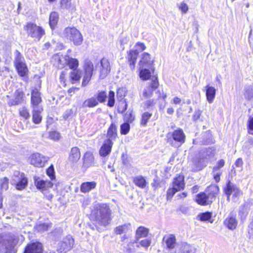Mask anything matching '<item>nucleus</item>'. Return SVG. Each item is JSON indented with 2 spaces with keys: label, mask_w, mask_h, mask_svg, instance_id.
I'll list each match as a JSON object with an SVG mask.
<instances>
[{
  "label": "nucleus",
  "mask_w": 253,
  "mask_h": 253,
  "mask_svg": "<svg viewBox=\"0 0 253 253\" xmlns=\"http://www.w3.org/2000/svg\"><path fill=\"white\" fill-rule=\"evenodd\" d=\"M196 249L186 242L177 244L173 253H195Z\"/></svg>",
  "instance_id": "nucleus-12"
},
{
  "label": "nucleus",
  "mask_w": 253,
  "mask_h": 253,
  "mask_svg": "<svg viewBox=\"0 0 253 253\" xmlns=\"http://www.w3.org/2000/svg\"><path fill=\"white\" fill-rule=\"evenodd\" d=\"M152 64L153 61L151 59L150 55L147 52L143 53L139 63L140 68L150 67Z\"/></svg>",
  "instance_id": "nucleus-22"
},
{
  "label": "nucleus",
  "mask_w": 253,
  "mask_h": 253,
  "mask_svg": "<svg viewBox=\"0 0 253 253\" xmlns=\"http://www.w3.org/2000/svg\"><path fill=\"white\" fill-rule=\"evenodd\" d=\"M42 108H33V121L35 124H39L42 120L41 112L42 111Z\"/></svg>",
  "instance_id": "nucleus-32"
},
{
  "label": "nucleus",
  "mask_w": 253,
  "mask_h": 253,
  "mask_svg": "<svg viewBox=\"0 0 253 253\" xmlns=\"http://www.w3.org/2000/svg\"><path fill=\"white\" fill-rule=\"evenodd\" d=\"M46 174L50 177L51 180L55 179L54 171L53 166L49 167L46 170Z\"/></svg>",
  "instance_id": "nucleus-57"
},
{
  "label": "nucleus",
  "mask_w": 253,
  "mask_h": 253,
  "mask_svg": "<svg viewBox=\"0 0 253 253\" xmlns=\"http://www.w3.org/2000/svg\"><path fill=\"white\" fill-rule=\"evenodd\" d=\"M84 74L82 82V86H85L89 82L93 75V65L90 61H85L84 66Z\"/></svg>",
  "instance_id": "nucleus-9"
},
{
  "label": "nucleus",
  "mask_w": 253,
  "mask_h": 253,
  "mask_svg": "<svg viewBox=\"0 0 253 253\" xmlns=\"http://www.w3.org/2000/svg\"><path fill=\"white\" fill-rule=\"evenodd\" d=\"M58 21V14L56 12H52L49 16V25L51 29H53Z\"/></svg>",
  "instance_id": "nucleus-41"
},
{
  "label": "nucleus",
  "mask_w": 253,
  "mask_h": 253,
  "mask_svg": "<svg viewBox=\"0 0 253 253\" xmlns=\"http://www.w3.org/2000/svg\"><path fill=\"white\" fill-rule=\"evenodd\" d=\"M29 160L31 165L36 167H42L47 161L45 157L38 153L32 154Z\"/></svg>",
  "instance_id": "nucleus-10"
},
{
  "label": "nucleus",
  "mask_w": 253,
  "mask_h": 253,
  "mask_svg": "<svg viewBox=\"0 0 253 253\" xmlns=\"http://www.w3.org/2000/svg\"><path fill=\"white\" fill-rule=\"evenodd\" d=\"M151 242L149 239H145L144 240L138 241L139 247L141 246L145 248H148L151 245Z\"/></svg>",
  "instance_id": "nucleus-54"
},
{
  "label": "nucleus",
  "mask_w": 253,
  "mask_h": 253,
  "mask_svg": "<svg viewBox=\"0 0 253 253\" xmlns=\"http://www.w3.org/2000/svg\"><path fill=\"white\" fill-rule=\"evenodd\" d=\"M117 126L114 123H112L107 130V138L105 140L107 142L113 143L117 137Z\"/></svg>",
  "instance_id": "nucleus-15"
},
{
  "label": "nucleus",
  "mask_w": 253,
  "mask_h": 253,
  "mask_svg": "<svg viewBox=\"0 0 253 253\" xmlns=\"http://www.w3.org/2000/svg\"><path fill=\"white\" fill-rule=\"evenodd\" d=\"M94 164V157L91 152H87L83 157V167L84 169H87Z\"/></svg>",
  "instance_id": "nucleus-23"
},
{
  "label": "nucleus",
  "mask_w": 253,
  "mask_h": 253,
  "mask_svg": "<svg viewBox=\"0 0 253 253\" xmlns=\"http://www.w3.org/2000/svg\"><path fill=\"white\" fill-rule=\"evenodd\" d=\"M131 229V224L130 223H125L123 225H119L114 229V232L117 235L126 234Z\"/></svg>",
  "instance_id": "nucleus-29"
},
{
  "label": "nucleus",
  "mask_w": 253,
  "mask_h": 253,
  "mask_svg": "<svg viewBox=\"0 0 253 253\" xmlns=\"http://www.w3.org/2000/svg\"><path fill=\"white\" fill-rule=\"evenodd\" d=\"M208 165V160L206 158H203L199 154L193 157L190 163L193 171H197L202 169Z\"/></svg>",
  "instance_id": "nucleus-7"
},
{
  "label": "nucleus",
  "mask_w": 253,
  "mask_h": 253,
  "mask_svg": "<svg viewBox=\"0 0 253 253\" xmlns=\"http://www.w3.org/2000/svg\"><path fill=\"white\" fill-rule=\"evenodd\" d=\"M163 241L165 242L167 247L169 249H173L176 245V238L174 235L169 234L166 235L163 238Z\"/></svg>",
  "instance_id": "nucleus-25"
},
{
  "label": "nucleus",
  "mask_w": 253,
  "mask_h": 253,
  "mask_svg": "<svg viewBox=\"0 0 253 253\" xmlns=\"http://www.w3.org/2000/svg\"><path fill=\"white\" fill-rule=\"evenodd\" d=\"M24 253H42V246L39 242L30 244L26 247Z\"/></svg>",
  "instance_id": "nucleus-17"
},
{
  "label": "nucleus",
  "mask_w": 253,
  "mask_h": 253,
  "mask_svg": "<svg viewBox=\"0 0 253 253\" xmlns=\"http://www.w3.org/2000/svg\"><path fill=\"white\" fill-rule=\"evenodd\" d=\"M100 78L103 79L105 78L107 74L110 72L111 67L109 61L105 58H103L100 61Z\"/></svg>",
  "instance_id": "nucleus-16"
},
{
  "label": "nucleus",
  "mask_w": 253,
  "mask_h": 253,
  "mask_svg": "<svg viewBox=\"0 0 253 253\" xmlns=\"http://www.w3.org/2000/svg\"><path fill=\"white\" fill-rule=\"evenodd\" d=\"M224 192L227 196V200H230V196L232 195L233 201L235 202L239 200V197L243 194L242 191L230 181L227 183L224 188Z\"/></svg>",
  "instance_id": "nucleus-6"
},
{
  "label": "nucleus",
  "mask_w": 253,
  "mask_h": 253,
  "mask_svg": "<svg viewBox=\"0 0 253 253\" xmlns=\"http://www.w3.org/2000/svg\"><path fill=\"white\" fill-rule=\"evenodd\" d=\"M113 143L107 142L106 141H104L103 145L101 147L99 150V154L101 156L105 157L110 154L111 152Z\"/></svg>",
  "instance_id": "nucleus-24"
},
{
  "label": "nucleus",
  "mask_w": 253,
  "mask_h": 253,
  "mask_svg": "<svg viewBox=\"0 0 253 253\" xmlns=\"http://www.w3.org/2000/svg\"><path fill=\"white\" fill-rule=\"evenodd\" d=\"M135 46L136 48L135 50H137V51L140 50L141 51H142L146 48L145 44L143 43L140 42H137Z\"/></svg>",
  "instance_id": "nucleus-61"
},
{
  "label": "nucleus",
  "mask_w": 253,
  "mask_h": 253,
  "mask_svg": "<svg viewBox=\"0 0 253 253\" xmlns=\"http://www.w3.org/2000/svg\"><path fill=\"white\" fill-rule=\"evenodd\" d=\"M61 36L73 42L76 45H81L83 41L81 32L75 27H66L61 34Z\"/></svg>",
  "instance_id": "nucleus-2"
},
{
  "label": "nucleus",
  "mask_w": 253,
  "mask_h": 253,
  "mask_svg": "<svg viewBox=\"0 0 253 253\" xmlns=\"http://www.w3.org/2000/svg\"><path fill=\"white\" fill-rule=\"evenodd\" d=\"M98 104V103L95 97H91L84 102L83 106L92 108L96 106Z\"/></svg>",
  "instance_id": "nucleus-42"
},
{
  "label": "nucleus",
  "mask_w": 253,
  "mask_h": 253,
  "mask_svg": "<svg viewBox=\"0 0 253 253\" xmlns=\"http://www.w3.org/2000/svg\"><path fill=\"white\" fill-rule=\"evenodd\" d=\"M222 173V171H217V172L212 173L214 180L216 182L220 181V176Z\"/></svg>",
  "instance_id": "nucleus-64"
},
{
  "label": "nucleus",
  "mask_w": 253,
  "mask_h": 253,
  "mask_svg": "<svg viewBox=\"0 0 253 253\" xmlns=\"http://www.w3.org/2000/svg\"><path fill=\"white\" fill-rule=\"evenodd\" d=\"M5 240V239H4ZM6 241L3 243L5 247H12L17 245L18 243V238L15 235L8 234L7 238L6 239Z\"/></svg>",
  "instance_id": "nucleus-28"
},
{
  "label": "nucleus",
  "mask_w": 253,
  "mask_h": 253,
  "mask_svg": "<svg viewBox=\"0 0 253 253\" xmlns=\"http://www.w3.org/2000/svg\"><path fill=\"white\" fill-rule=\"evenodd\" d=\"M130 129V126L128 123H125L121 126V133L126 135L127 134Z\"/></svg>",
  "instance_id": "nucleus-51"
},
{
  "label": "nucleus",
  "mask_w": 253,
  "mask_h": 253,
  "mask_svg": "<svg viewBox=\"0 0 253 253\" xmlns=\"http://www.w3.org/2000/svg\"><path fill=\"white\" fill-rule=\"evenodd\" d=\"M206 90L207 100L209 103H211L215 98L216 89L213 87L208 85L206 86Z\"/></svg>",
  "instance_id": "nucleus-27"
},
{
  "label": "nucleus",
  "mask_w": 253,
  "mask_h": 253,
  "mask_svg": "<svg viewBox=\"0 0 253 253\" xmlns=\"http://www.w3.org/2000/svg\"><path fill=\"white\" fill-rule=\"evenodd\" d=\"M125 118L127 122L131 123L134 119V116L131 112H127L125 115Z\"/></svg>",
  "instance_id": "nucleus-59"
},
{
  "label": "nucleus",
  "mask_w": 253,
  "mask_h": 253,
  "mask_svg": "<svg viewBox=\"0 0 253 253\" xmlns=\"http://www.w3.org/2000/svg\"><path fill=\"white\" fill-rule=\"evenodd\" d=\"M250 211L249 205L247 203H244L239 207V215L241 219H244L247 217Z\"/></svg>",
  "instance_id": "nucleus-35"
},
{
  "label": "nucleus",
  "mask_w": 253,
  "mask_h": 253,
  "mask_svg": "<svg viewBox=\"0 0 253 253\" xmlns=\"http://www.w3.org/2000/svg\"><path fill=\"white\" fill-rule=\"evenodd\" d=\"M133 182L135 185L141 188H144L146 185L147 182L143 176L138 175L133 178Z\"/></svg>",
  "instance_id": "nucleus-36"
},
{
  "label": "nucleus",
  "mask_w": 253,
  "mask_h": 253,
  "mask_svg": "<svg viewBox=\"0 0 253 253\" xmlns=\"http://www.w3.org/2000/svg\"><path fill=\"white\" fill-rule=\"evenodd\" d=\"M81 74V71L77 69H74L71 72L70 79L72 84H74L80 80Z\"/></svg>",
  "instance_id": "nucleus-40"
},
{
  "label": "nucleus",
  "mask_w": 253,
  "mask_h": 253,
  "mask_svg": "<svg viewBox=\"0 0 253 253\" xmlns=\"http://www.w3.org/2000/svg\"><path fill=\"white\" fill-rule=\"evenodd\" d=\"M157 100V99H151L147 100L144 102V105L147 108L152 107L154 106L156 104Z\"/></svg>",
  "instance_id": "nucleus-56"
},
{
  "label": "nucleus",
  "mask_w": 253,
  "mask_h": 253,
  "mask_svg": "<svg viewBox=\"0 0 253 253\" xmlns=\"http://www.w3.org/2000/svg\"><path fill=\"white\" fill-rule=\"evenodd\" d=\"M34 183L37 188L42 192L44 190L53 187V183L49 181H44L37 176L34 177Z\"/></svg>",
  "instance_id": "nucleus-14"
},
{
  "label": "nucleus",
  "mask_w": 253,
  "mask_h": 253,
  "mask_svg": "<svg viewBox=\"0 0 253 253\" xmlns=\"http://www.w3.org/2000/svg\"><path fill=\"white\" fill-rule=\"evenodd\" d=\"M50 227V225L45 223H39L37 224L35 228L39 232H42L47 230L48 228Z\"/></svg>",
  "instance_id": "nucleus-46"
},
{
  "label": "nucleus",
  "mask_w": 253,
  "mask_h": 253,
  "mask_svg": "<svg viewBox=\"0 0 253 253\" xmlns=\"http://www.w3.org/2000/svg\"><path fill=\"white\" fill-rule=\"evenodd\" d=\"M213 190L211 192L206 194L204 192H201L196 196V201L201 205H207L213 202L215 197V194L218 191V187H213Z\"/></svg>",
  "instance_id": "nucleus-4"
},
{
  "label": "nucleus",
  "mask_w": 253,
  "mask_h": 253,
  "mask_svg": "<svg viewBox=\"0 0 253 253\" xmlns=\"http://www.w3.org/2000/svg\"><path fill=\"white\" fill-rule=\"evenodd\" d=\"M7 102L9 106L18 105L23 102L25 93L21 89H18L14 92L13 96L7 95Z\"/></svg>",
  "instance_id": "nucleus-8"
},
{
  "label": "nucleus",
  "mask_w": 253,
  "mask_h": 253,
  "mask_svg": "<svg viewBox=\"0 0 253 253\" xmlns=\"http://www.w3.org/2000/svg\"><path fill=\"white\" fill-rule=\"evenodd\" d=\"M107 98V93L105 91H102L99 92L96 95V100L98 102H99L100 103L104 102Z\"/></svg>",
  "instance_id": "nucleus-49"
},
{
  "label": "nucleus",
  "mask_w": 253,
  "mask_h": 253,
  "mask_svg": "<svg viewBox=\"0 0 253 253\" xmlns=\"http://www.w3.org/2000/svg\"><path fill=\"white\" fill-rule=\"evenodd\" d=\"M61 6L64 8H68L71 5V0H61Z\"/></svg>",
  "instance_id": "nucleus-62"
},
{
  "label": "nucleus",
  "mask_w": 253,
  "mask_h": 253,
  "mask_svg": "<svg viewBox=\"0 0 253 253\" xmlns=\"http://www.w3.org/2000/svg\"><path fill=\"white\" fill-rule=\"evenodd\" d=\"M81 157V153L79 149L77 147H73L71 149L69 156V159L72 162H77Z\"/></svg>",
  "instance_id": "nucleus-38"
},
{
  "label": "nucleus",
  "mask_w": 253,
  "mask_h": 253,
  "mask_svg": "<svg viewBox=\"0 0 253 253\" xmlns=\"http://www.w3.org/2000/svg\"><path fill=\"white\" fill-rule=\"evenodd\" d=\"M53 192H54V190L52 187L51 188L44 190L42 192L48 200L51 201L53 197Z\"/></svg>",
  "instance_id": "nucleus-48"
},
{
  "label": "nucleus",
  "mask_w": 253,
  "mask_h": 253,
  "mask_svg": "<svg viewBox=\"0 0 253 253\" xmlns=\"http://www.w3.org/2000/svg\"><path fill=\"white\" fill-rule=\"evenodd\" d=\"M74 245V240L69 235L62 242L59 243L57 251L60 253H66L69 251Z\"/></svg>",
  "instance_id": "nucleus-11"
},
{
  "label": "nucleus",
  "mask_w": 253,
  "mask_h": 253,
  "mask_svg": "<svg viewBox=\"0 0 253 253\" xmlns=\"http://www.w3.org/2000/svg\"><path fill=\"white\" fill-rule=\"evenodd\" d=\"M96 185V183L94 181L84 182L81 184V191L84 193L88 192L94 189Z\"/></svg>",
  "instance_id": "nucleus-33"
},
{
  "label": "nucleus",
  "mask_w": 253,
  "mask_h": 253,
  "mask_svg": "<svg viewBox=\"0 0 253 253\" xmlns=\"http://www.w3.org/2000/svg\"><path fill=\"white\" fill-rule=\"evenodd\" d=\"M152 115V113H150L147 112L143 113L141 116V125L142 126H145L148 121L151 117Z\"/></svg>",
  "instance_id": "nucleus-45"
},
{
  "label": "nucleus",
  "mask_w": 253,
  "mask_h": 253,
  "mask_svg": "<svg viewBox=\"0 0 253 253\" xmlns=\"http://www.w3.org/2000/svg\"><path fill=\"white\" fill-rule=\"evenodd\" d=\"M159 86V82L157 78L152 79L148 86H146L143 91V95L146 98L152 96L153 92L155 91Z\"/></svg>",
  "instance_id": "nucleus-13"
},
{
  "label": "nucleus",
  "mask_w": 253,
  "mask_h": 253,
  "mask_svg": "<svg viewBox=\"0 0 253 253\" xmlns=\"http://www.w3.org/2000/svg\"><path fill=\"white\" fill-rule=\"evenodd\" d=\"M67 75V72L63 71L60 75L59 80L61 83H63V84L65 83V76Z\"/></svg>",
  "instance_id": "nucleus-63"
},
{
  "label": "nucleus",
  "mask_w": 253,
  "mask_h": 253,
  "mask_svg": "<svg viewBox=\"0 0 253 253\" xmlns=\"http://www.w3.org/2000/svg\"><path fill=\"white\" fill-rule=\"evenodd\" d=\"M115 103V93L113 91H110L109 93L108 106L113 107Z\"/></svg>",
  "instance_id": "nucleus-52"
},
{
  "label": "nucleus",
  "mask_w": 253,
  "mask_h": 253,
  "mask_svg": "<svg viewBox=\"0 0 253 253\" xmlns=\"http://www.w3.org/2000/svg\"><path fill=\"white\" fill-rule=\"evenodd\" d=\"M148 234V229L143 226H140L137 229L136 231L135 239L139 241L140 238L147 237Z\"/></svg>",
  "instance_id": "nucleus-34"
},
{
  "label": "nucleus",
  "mask_w": 253,
  "mask_h": 253,
  "mask_svg": "<svg viewBox=\"0 0 253 253\" xmlns=\"http://www.w3.org/2000/svg\"><path fill=\"white\" fill-rule=\"evenodd\" d=\"M140 71L139 76L140 78L143 80H147L151 77V73L150 71L145 68H141Z\"/></svg>",
  "instance_id": "nucleus-44"
},
{
  "label": "nucleus",
  "mask_w": 253,
  "mask_h": 253,
  "mask_svg": "<svg viewBox=\"0 0 253 253\" xmlns=\"http://www.w3.org/2000/svg\"><path fill=\"white\" fill-rule=\"evenodd\" d=\"M24 29L26 31L28 36L38 41L45 34V31L42 27L34 23H27Z\"/></svg>",
  "instance_id": "nucleus-3"
},
{
  "label": "nucleus",
  "mask_w": 253,
  "mask_h": 253,
  "mask_svg": "<svg viewBox=\"0 0 253 253\" xmlns=\"http://www.w3.org/2000/svg\"><path fill=\"white\" fill-rule=\"evenodd\" d=\"M20 180L17 182L15 180L13 181L12 182L13 183V184L16 185V189L18 190H22L24 189L27 185L28 180L25 177L24 173H21L20 175Z\"/></svg>",
  "instance_id": "nucleus-30"
},
{
  "label": "nucleus",
  "mask_w": 253,
  "mask_h": 253,
  "mask_svg": "<svg viewBox=\"0 0 253 253\" xmlns=\"http://www.w3.org/2000/svg\"><path fill=\"white\" fill-rule=\"evenodd\" d=\"M238 221L236 215L230 213L224 221V225L230 230L235 229L237 225Z\"/></svg>",
  "instance_id": "nucleus-20"
},
{
  "label": "nucleus",
  "mask_w": 253,
  "mask_h": 253,
  "mask_svg": "<svg viewBox=\"0 0 253 253\" xmlns=\"http://www.w3.org/2000/svg\"><path fill=\"white\" fill-rule=\"evenodd\" d=\"M138 54V52L137 51V50H130L128 53V61L130 65V67L132 70L134 69L135 64Z\"/></svg>",
  "instance_id": "nucleus-26"
},
{
  "label": "nucleus",
  "mask_w": 253,
  "mask_h": 253,
  "mask_svg": "<svg viewBox=\"0 0 253 253\" xmlns=\"http://www.w3.org/2000/svg\"><path fill=\"white\" fill-rule=\"evenodd\" d=\"M19 115L21 117L24 119L27 120L30 118V114L27 109L25 107H22L19 109Z\"/></svg>",
  "instance_id": "nucleus-47"
},
{
  "label": "nucleus",
  "mask_w": 253,
  "mask_h": 253,
  "mask_svg": "<svg viewBox=\"0 0 253 253\" xmlns=\"http://www.w3.org/2000/svg\"><path fill=\"white\" fill-rule=\"evenodd\" d=\"M139 248L138 241L136 239L131 240L124 246L123 251L125 253H134L136 251V248Z\"/></svg>",
  "instance_id": "nucleus-19"
},
{
  "label": "nucleus",
  "mask_w": 253,
  "mask_h": 253,
  "mask_svg": "<svg viewBox=\"0 0 253 253\" xmlns=\"http://www.w3.org/2000/svg\"><path fill=\"white\" fill-rule=\"evenodd\" d=\"M31 104L33 108H42L39 105L41 102V94L38 89H34L31 93Z\"/></svg>",
  "instance_id": "nucleus-21"
},
{
  "label": "nucleus",
  "mask_w": 253,
  "mask_h": 253,
  "mask_svg": "<svg viewBox=\"0 0 253 253\" xmlns=\"http://www.w3.org/2000/svg\"><path fill=\"white\" fill-rule=\"evenodd\" d=\"M179 9L181 11L182 13H186L188 10V6L184 2L180 3L178 5Z\"/></svg>",
  "instance_id": "nucleus-58"
},
{
  "label": "nucleus",
  "mask_w": 253,
  "mask_h": 253,
  "mask_svg": "<svg viewBox=\"0 0 253 253\" xmlns=\"http://www.w3.org/2000/svg\"><path fill=\"white\" fill-rule=\"evenodd\" d=\"M65 63L69 66L70 69L73 70L77 69L79 66L78 59L70 57L68 55H65L64 57Z\"/></svg>",
  "instance_id": "nucleus-31"
},
{
  "label": "nucleus",
  "mask_w": 253,
  "mask_h": 253,
  "mask_svg": "<svg viewBox=\"0 0 253 253\" xmlns=\"http://www.w3.org/2000/svg\"><path fill=\"white\" fill-rule=\"evenodd\" d=\"M169 135L172 137L173 140L178 143L179 146L185 142V135L181 129L174 130L171 134L169 133L168 136Z\"/></svg>",
  "instance_id": "nucleus-18"
},
{
  "label": "nucleus",
  "mask_w": 253,
  "mask_h": 253,
  "mask_svg": "<svg viewBox=\"0 0 253 253\" xmlns=\"http://www.w3.org/2000/svg\"><path fill=\"white\" fill-rule=\"evenodd\" d=\"M245 97L249 100H250L253 98V92L251 87L246 88L245 89Z\"/></svg>",
  "instance_id": "nucleus-53"
},
{
  "label": "nucleus",
  "mask_w": 253,
  "mask_h": 253,
  "mask_svg": "<svg viewBox=\"0 0 253 253\" xmlns=\"http://www.w3.org/2000/svg\"><path fill=\"white\" fill-rule=\"evenodd\" d=\"M14 62L15 66L25 62L24 58L18 50H16L14 52Z\"/></svg>",
  "instance_id": "nucleus-43"
},
{
  "label": "nucleus",
  "mask_w": 253,
  "mask_h": 253,
  "mask_svg": "<svg viewBox=\"0 0 253 253\" xmlns=\"http://www.w3.org/2000/svg\"><path fill=\"white\" fill-rule=\"evenodd\" d=\"M90 217L96 224L106 226L112 220L111 211L107 204H98L92 211Z\"/></svg>",
  "instance_id": "nucleus-1"
},
{
  "label": "nucleus",
  "mask_w": 253,
  "mask_h": 253,
  "mask_svg": "<svg viewBox=\"0 0 253 253\" xmlns=\"http://www.w3.org/2000/svg\"><path fill=\"white\" fill-rule=\"evenodd\" d=\"M0 187L1 189L7 190L8 188V179L7 177L0 178Z\"/></svg>",
  "instance_id": "nucleus-50"
},
{
  "label": "nucleus",
  "mask_w": 253,
  "mask_h": 253,
  "mask_svg": "<svg viewBox=\"0 0 253 253\" xmlns=\"http://www.w3.org/2000/svg\"><path fill=\"white\" fill-rule=\"evenodd\" d=\"M199 154L203 158H206L208 160V164L210 159L214 156V150L212 148H208L202 150L200 152Z\"/></svg>",
  "instance_id": "nucleus-37"
},
{
  "label": "nucleus",
  "mask_w": 253,
  "mask_h": 253,
  "mask_svg": "<svg viewBox=\"0 0 253 253\" xmlns=\"http://www.w3.org/2000/svg\"><path fill=\"white\" fill-rule=\"evenodd\" d=\"M49 137L51 139L57 140L60 138V134L56 131H52L49 133Z\"/></svg>",
  "instance_id": "nucleus-60"
},
{
  "label": "nucleus",
  "mask_w": 253,
  "mask_h": 253,
  "mask_svg": "<svg viewBox=\"0 0 253 253\" xmlns=\"http://www.w3.org/2000/svg\"><path fill=\"white\" fill-rule=\"evenodd\" d=\"M18 74L21 77H26L28 74V70L25 62L15 65Z\"/></svg>",
  "instance_id": "nucleus-39"
},
{
  "label": "nucleus",
  "mask_w": 253,
  "mask_h": 253,
  "mask_svg": "<svg viewBox=\"0 0 253 253\" xmlns=\"http://www.w3.org/2000/svg\"><path fill=\"white\" fill-rule=\"evenodd\" d=\"M184 177L183 175H179L173 181L172 187L168 189L167 197L171 198L176 192L184 189L185 187Z\"/></svg>",
  "instance_id": "nucleus-5"
},
{
  "label": "nucleus",
  "mask_w": 253,
  "mask_h": 253,
  "mask_svg": "<svg viewBox=\"0 0 253 253\" xmlns=\"http://www.w3.org/2000/svg\"><path fill=\"white\" fill-rule=\"evenodd\" d=\"M211 216V213L208 212L202 213L199 215V217L202 221H207L210 219Z\"/></svg>",
  "instance_id": "nucleus-55"
}]
</instances>
